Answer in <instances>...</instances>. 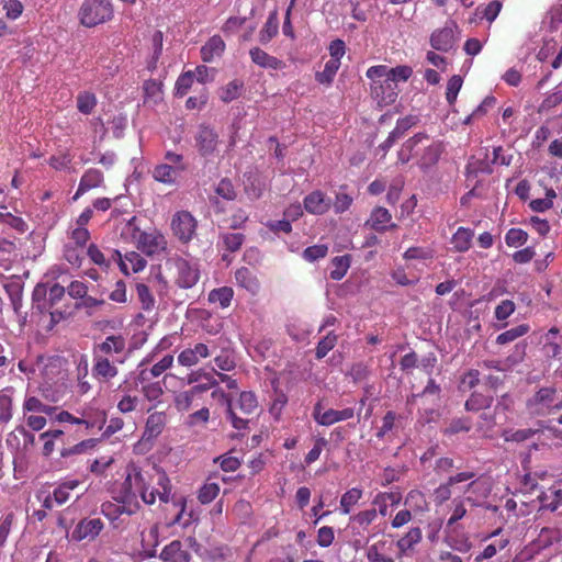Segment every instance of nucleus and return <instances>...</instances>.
Wrapping results in <instances>:
<instances>
[{
  "mask_svg": "<svg viewBox=\"0 0 562 562\" xmlns=\"http://www.w3.org/2000/svg\"><path fill=\"white\" fill-rule=\"evenodd\" d=\"M225 403L226 415L231 419L233 427L238 430L245 429L248 425V419L237 416L231 398L225 397Z\"/></svg>",
  "mask_w": 562,
  "mask_h": 562,
  "instance_id": "obj_42",
  "label": "nucleus"
},
{
  "mask_svg": "<svg viewBox=\"0 0 562 562\" xmlns=\"http://www.w3.org/2000/svg\"><path fill=\"white\" fill-rule=\"evenodd\" d=\"M249 54L251 60L261 67L277 69L281 64V61L278 58L268 55L265 50H262L259 47L251 48Z\"/></svg>",
  "mask_w": 562,
  "mask_h": 562,
  "instance_id": "obj_23",
  "label": "nucleus"
},
{
  "mask_svg": "<svg viewBox=\"0 0 562 562\" xmlns=\"http://www.w3.org/2000/svg\"><path fill=\"white\" fill-rule=\"evenodd\" d=\"M367 559L369 562H394L392 558L386 557L379 551L378 544H372L368 549Z\"/></svg>",
  "mask_w": 562,
  "mask_h": 562,
  "instance_id": "obj_64",
  "label": "nucleus"
},
{
  "mask_svg": "<svg viewBox=\"0 0 562 562\" xmlns=\"http://www.w3.org/2000/svg\"><path fill=\"white\" fill-rule=\"evenodd\" d=\"M462 78L459 75L452 76L447 85L446 99L450 105H452L458 97V93L462 87Z\"/></svg>",
  "mask_w": 562,
  "mask_h": 562,
  "instance_id": "obj_39",
  "label": "nucleus"
},
{
  "mask_svg": "<svg viewBox=\"0 0 562 562\" xmlns=\"http://www.w3.org/2000/svg\"><path fill=\"white\" fill-rule=\"evenodd\" d=\"M102 181H103V175L100 170L89 169L81 177L78 190H77L76 194L72 196V200L76 201L86 191L99 187Z\"/></svg>",
  "mask_w": 562,
  "mask_h": 562,
  "instance_id": "obj_13",
  "label": "nucleus"
},
{
  "mask_svg": "<svg viewBox=\"0 0 562 562\" xmlns=\"http://www.w3.org/2000/svg\"><path fill=\"white\" fill-rule=\"evenodd\" d=\"M178 172L179 171L173 166L162 164L155 167L153 177L159 182L172 183L176 181Z\"/></svg>",
  "mask_w": 562,
  "mask_h": 562,
  "instance_id": "obj_25",
  "label": "nucleus"
},
{
  "mask_svg": "<svg viewBox=\"0 0 562 562\" xmlns=\"http://www.w3.org/2000/svg\"><path fill=\"white\" fill-rule=\"evenodd\" d=\"M194 74L192 71H187L181 75L176 82L177 94L183 97L188 90L191 88L193 83Z\"/></svg>",
  "mask_w": 562,
  "mask_h": 562,
  "instance_id": "obj_53",
  "label": "nucleus"
},
{
  "mask_svg": "<svg viewBox=\"0 0 562 562\" xmlns=\"http://www.w3.org/2000/svg\"><path fill=\"white\" fill-rule=\"evenodd\" d=\"M334 530L331 527H322L318 529V532H317V543L323 547V548H326V547H329L333 541H334Z\"/></svg>",
  "mask_w": 562,
  "mask_h": 562,
  "instance_id": "obj_60",
  "label": "nucleus"
},
{
  "mask_svg": "<svg viewBox=\"0 0 562 562\" xmlns=\"http://www.w3.org/2000/svg\"><path fill=\"white\" fill-rule=\"evenodd\" d=\"M279 31V19L278 11L273 10L270 12L267 22L265 23L262 30L259 33V41L261 44L269 43Z\"/></svg>",
  "mask_w": 562,
  "mask_h": 562,
  "instance_id": "obj_18",
  "label": "nucleus"
},
{
  "mask_svg": "<svg viewBox=\"0 0 562 562\" xmlns=\"http://www.w3.org/2000/svg\"><path fill=\"white\" fill-rule=\"evenodd\" d=\"M114 499L120 504H131L135 499V493L133 492L132 475L128 474L125 481L122 483L117 495Z\"/></svg>",
  "mask_w": 562,
  "mask_h": 562,
  "instance_id": "obj_31",
  "label": "nucleus"
},
{
  "mask_svg": "<svg viewBox=\"0 0 562 562\" xmlns=\"http://www.w3.org/2000/svg\"><path fill=\"white\" fill-rule=\"evenodd\" d=\"M225 43L221 36H212L206 44L201 48L202 59L211 61L214 56H218L224 52Z\"/></svg>",
  "mask_w": 562,
  "mask_h": 562,
  "instance_id": "obj_19",
  "label": "nucleus"
},
{
  "mask_svg": "<svg viewBox=\"0 0 562 562\" xmlns=\"http://www.w3.org/2000/svg\"><path fill=\"white\" fill-rule=\"evenodd\" d=\"M515 311V303L510 300L502 301L495 308V317L498 321H504L509 317Z\"/></svg>",
  "mask_w": 562,
  "mask_h": 562,
  "instance_id": "obj_57",
  "label": "nucleus"
},
{
  "mask_svg": "<svg viewBox=\"0 0 562 562\" xmlns=\"http://www.w3.org/2000/svg\"><path fill=\"white\" fill-rule=\"evenodd\" d=\"M327 251H328V247L326 245H314V246L307 247L303 251V257L307 261L313 262L319 258H324L327 255Z\"/></svg>",
  "mask_w": 562,
  "mask_h": 562,
  "instance_id": "obj_51",
  "label": "nucleus"
},
{
  "mask_svg": "<svg viewBox=\"0 0 562 562\" xmlns=\"http://www.w3.org/2000/svg\"><path fill=\"white\" fill-rule=\"evenodd\" d=\"M492 403L491 397H485L480 394H473L467 402L465 408L467 411H479L485 407H488Z\"/></svg>",
  "mask_w": 562,
  "mask_h": 562,
  "instance_id": "obj_49",
  "label": "nucleus"
},
{
  "mask_svg": "<svg viewBox=\"0 0 562 562\" xmlns=\"http://www.w3.org/2000/svg\"><path fill=\"white\" fill-rule=\"evenodd\" d=\"M160 559L165 562H190L191 555L182 550V543L179 540H173L162 549Z\"/></svg>",
  "mask_w": 562,
  "mask_h": 562,
  "instance_id": "obj_11",
  "label": "nucleus"
},
{
  "mask_svg": "<svg viewBox=\"0 0 562 562\" xmlns=\"http://www.w3.org/2000/svg\"><path fill=\"white\" fill-rule=\"evenodd\" d=\"M391 218L392 215L385 207L378 206L372 211L370 220L367 221L366 225H369L375 232L382 233L389 228L386 224L391 222ZM395 227L396 224L390 225V228Z\"/></svg>",
  "mask_w": 562,
  "mask_h": 562,
  "instance_id": "obj_12",
  "label": "nucleus"
},
{
  "mask_svg": "<svg viewBox=\"0 0 562 562\" xmlns=\"http://www.w3.org/2000/svg\"><path fill=\"white\" fill-rule=\"evenodd\" d=\"M97 100L94 94L83 92L77 98V108L83 114H90L95 106Z\"/></svg>",
  "mask_w": 562,
  "mask_h": 562,
  "instance_id": "obj_44",
  "label": "nucleus"
},
{
  "mask_svg": "<svg viewBox=\"0 0 562 562\" xmlns=\"http://www.w3.org/2000/svg\"><path fill=\"white\" fill-rule=\"evenodd\" d=\"M166 423V415L160 412L153 413L148 416L146 427L143 437L146 439H153L158 437Z\"/></svg>",
  "mask_w": 562,
  "mask_h": 562,
  "instance_id": "obj_14",
  "label": "nucleus"
},
{
  "mask_svg": "<svg viewBox=\"0 0 562 562\" xmlns=\"http://www.w3.org/2000/svg\"><path fill=\"white\" fill-rule=\"evenodd\" d=\"M337 344V336L333 333H329L327 336H325L317 345L316 347V358L323 359L327 356V353L336 346Z\"/></svg>",
  "mask_w": 562,
  "mask_h": 562,
  "instance_id": "obj_37",
  "label": "nucleus"
},
{
  "mask_svg": "<svg viewBox=\"0 0 562 562\" xmlns=\"http://www.w3.org/2000/svg\"><path fill=\"white\" fill-rule=\"evenodd\" d=\"M136 292L139 301L142 302L144 310H149L154 305V297L149 292V289L144 283L136 284Z\"/></svg>",
  "mask_w": 562,
  "mask_h": 562,
  "instance_id": "obj_55",
  "label": "nucleus"
},
{
  "mask_svg": "<svg viewBox=\"0 0 562 562\" xmlns=\"http://www.w3.org/2000/svg\"><path fill=\"white\" fill-rule=\"evenodd\" d=\"M95 443H97L95 439L82 440L81 442L74 445L72 447L61 449L60 456L63 458H67V457L74 456V454L83 453L87 450L92 449L95 446Z\"/></svg>",
  "mask_w": 562,
  "mask_h": 562,
  "instance_id": "obj_36",
  "label": "nucleus"
},
{
  "mask_svg": "<svg viewBox=\"0 0 562 562\" xmlns=\"http://www.w3.org/2000/svg\"><path fill=\"white\" fill-rule=\"evenodd\" d=\"M355 416V411L351 407L344 408L341 411H336L329 408L324 412V416H321L322 426H330L335 423L350 419Z\"/></svg>",
  "mask_w": 562,
  "mask_h": 562,
  "instance_id": "obj_21",
  "label": "nucleus"
},
{
  "mask_svg": "<svg viewBox=\"0 0 562 562\" xmlns=\"http://www.w3.org/2000/svg\"><path fill=\"white\" fill-rule=\"evenodd\" d=\"M352 203V198L345 193V192H338L336 194V200L334 202V209L336 213H342L346 210L349 209V206Z\"/></svg>",
  "mask_w": 562,
  "mask_h": 562,
  "instance_id": "obj_61",
  "label": "nucleus"
},
{
  "mask_svg": "<svg viewBox=\"0 0 562 562\" xmlns=\"http://www.w3.org/2000/svg\"><path fill=\"white\" fill-rule=\"evenodd\" d=\"M340 66V61L338 59H329L325 64V68L322 72L316 74V79L321 83L329 85L331 83L334 76L336 75L338 68Z\"/></svg>",
  "mask_w": 562,
  "mask_h": 562,
  "instance_id": "obj_35",
  "label": "nucleus"
},
{
  "mask_svg": "<svg viewBox=\"0 0 562 562\" xmlns=\"http://www.w3.org/2000/svg\"><path fill=\"white\" fill-rule=\"evenodd\" d=\"M68 294L74 299H81V301L86 297L88 288L83 282L72 281L67 288Z\"/></svg>",
  "mask_w": 562,
  "mask_h": 562,
  "instance_id": "obj_63",
  "label": "nucleus"
},
{
  "mask_svg": "<svg viewBox=\"0 0 562 562\" xmlns=\"http://www.w3.org/2000/svg\"><path fill=\"white\" fill-rule=\"evenodd\" d=\"M226 250L235 252L241 247L245 236L241 233H226L222 235Z\"/></svg>",
  "mask_w": 562,
  "mask_h": 562,
  "instance_id": "obj_38",
  "label": "nucleus"
},
{
  "mask_svg": "<svg viewBox=\"0 0 562 562\" xmlns=\"http://www.w3.org/2000/svg\"><path fill=\"white\" fill-rule=\"evenodd\" d=\"M0 218L10 227L14 228L20 233H25L27 231V224L21 217L7 213L0 214Z\"/></svg>",
  "mask_w": 562,
  "mask_h": 562,
  "instance_id": "obj_58",
  "label": "nucleus"
},
{
  "mask_svg": "<svg viewBox=\"0 0 562 562\" xmlns=\"http://www.w3.org/2000/svg\"><path fill=\"white\" fill-rule=\"evenodd\" d=\"M218 492L220 486L216 483H206L200 488L198 498L202 504H209L218 495Z\"/></svg>",
  "mask_w": 562,
  "mask_h": 562,
  "instance_id": "obj_43",
  "label": "nucleus"
},
{
  "mask_svg": "<svg viewBox=\"0 0 562 562\" xmlns=\"http://www.w3.org/2000/svg\"><path fill=\"white\" fill-rule=\"evenodd\" d=\"M5 290L10 296L13 310L19 314L22 306V288L18 283L7 284Z\"/></svg>",
  "mask_w": 562,
  "mask_h": 562,
  "instance_id": "obj_45",
  "label": "nucleus"
},
{
  "mask_svg": "<svg viewBox=\"0 0 562 562\" xmlns=\"http://www.w3.org/2000/svg\"><path fill=\"white\" fill-rule=\"evenodd\" d=\"M501 9L502 2L498 0H494L490 2L482 11L480 10V8H477L476 14H481L482 18H485L487 21L493 22L497 18Z\"/></svg>",
  "mask_w": 562,
  "mask_h": 562,
  "instance_id": "obj_50",
  "label": "nucleus"
},
{
  "mask_svg": "<svg viewBox=\"0 0 562 562\" xmlns=\"http://www.w3.org/2000/svg\"><path fill=\"white\" fill-rule=\"evenodd\" d=\"M65 288L58 283H55L48 291V299L47 303H44L43 305H37V308L41 312L47 311L48 308L55 307L58 302L63 300L65 296Z\"/></svg>",
  "mask_w": 562,
  "mask_h": 562,
  "instance_id": "obj_27",
  "label": "nucleus"
},
{
  "mask_svg": "<svg viewBox=\"0 0 562 562\" xmlns=\"http://www.w3.org/2000/svg\"><path fill=\"white\" fill-rule=\"evenodd\" d=\"M375 517H376L375 509H367V510L358 513L351 519L353 521L358 522L363 528H367L375 519Z\"/></svg>",
  "mask_w": 562,
  "mask_h": 562,
  "instance_id": "obj_62",
  "label": "nucleus"
},
{
  "mask_svg": "<svg viewBox=\"0 0 562 562\" xmlns=\"http://www.w3.org/2000/svg\"><path fill=\"white\" fill-rule=\"evenodd\" d=\"M193 398V391L179 393L175 398V404L178 411L184 412L191 407Z\"/></svg>",
  "mask_w": 562,
  "mask_h": 562,
  "instance_id": "obj_59",
  "label": "nucleus"
},
{
  "mask_svg": "<svg viewBox=\"0 0 562 562\" xmlns=\"http://www.w3.org/2000/svg\"><path fill=\"white\" fill-rule=\"evenodd\" d=\"M24 409L29 412L44 413L52 415L56 407L43 404L37 397H29L24 403Z\"/></svg>",
  "mask_w": 562,
  "mask_h": 562,
  "instance_id": "obj_41",
  "label": "nucleus"
},
{
  "mask_svg": "<svg viewBox=\"0 0 562 562\" xmlns=\"http://www.w3.org/2000/svg\"><path fill=\"white\" fill-rule=\"evenodd\" d=\"M134 479H135L136 483L139 485L142 499L146 504H149V505L154 504L156 501V495H158L159 499L162 503H168L170 501L171 483L165 472L159 473L158 481H157V484L161 487V491H159V490L148 491L145 487L144 479L140 473H136Z\"/></svg>",
  "mask_w": 562,
  "mask_h": 562,
  "instance_id": "obj_3",
  "label": "nucleus"
},
{
  "mask_svg": "<svg viewBox=\"0 0 562 562\" xmlns=\"http://www.w3.org/2000/svg\"><path fill=\"white\" fill-rule=\"evenodd\" d=\"M473 237L472 231L468 228L460 227L452 236L451 243L456 250L462 252L467 251L470 248L471 239Z\"/></svg>",
  "mask_w": 562,
  "mask_h": 562,
  "instance_id": "obj_26",
  "label": "nucleus"
},
{
  "mask_svg": "<svg viewBox=\"0 0 562 562\" xmlns=\"http://www.w3.org/2000/svg\"><path fill=\"white\" fill-rule=\"evenodd\" d=\"M243 87V83L238 80L231 81L226 87L222 88L220 98L222 101L228 103L238 98L239 91Z\"/></svg>",
  "mask_w": 562,
  "mask_h": 562,
  "instance_id": "obj_40",
  "label": "nucleus"
},
{
  "mask_svg": "<svg viewBox=\"0 0 562 562\" xmlns=\"http://www.w3.org/2000/svg\"><path fill=\"white\" fill-rule=\"evenodd\" d=\"M331 205V200L321 191H314L305 196L304 207L308 213L312 214H324Z\"/></svg>",
  "mask_w": 562,
  "mask_h": 562,
  "instance_id": "obj_10",
  "label": "nucleus"
},
{
  "mask_svg": "<svg viewBox=\"0 0 562 562\" xmlns=\"http://www.w3.org/2000/svg\"><path fill=\"white\" fill-rule=\"evenodd\" d=\"M442 151L443 147L440 143H431L430 145L425 147L419 160L420 168L428 169L435 166L438 162Z\"/></svg>",
  "mask_w": 562,
  "mask_h": 562,
  "instance_id": "obj_17",
  "label": "nucleus"
},
{
  "mask_svg": "<svg viewBox=\"0 0 562 562\" xmlns=\"http://www.w3.org/2000/svg\"><path fill=\"white\" fill-rule=\"evenodd\" d=\"M199 280V272L196 269L190 267L188 262L183 261L179 265L178 284L181 288L189 289L193 286Z\"/></svg>",
  "mask_w": 562,
  "mask_h": 562,
  "instance_id": "obj_20",
  "label": "nucleus"
},
{
  "mask_svg": "<svg viewBox=\"0 0 562 562\" xmlns=\"http://www.w3.org/2000/svg\"><path fill=\"white\" fill-rule=\"evenodd\" d=\"M470 429L471 423L468 418H457L450 422L443 432L446 435H456L460 431H469Z\"/></svg>",
  "mask_w": 562,
  "mask_h": 562,
  "instance_id": "obj_52",
  "label": "nucleus"
},
{
  "mask_svg": "<svg viewBox=\"0 0 562 562\" xmlns=\"http://www.w3.org/2000/svg\"><path fill=\"white\" fill-rule=\"evenodd\" d=\"M416 124L414 116H406L397 121L395 128L391 132L396 139L401 138L406 131Z\"/></svg>",
  "mask_w": 562,
  "mask_h": 562,
  "instance_id": "obj_54",
  "label": "nucleus"
},
{
  "mask_svg": "<svg viewBox=\"0 0 562 562\" xmlns=\"http://www.w3.org/2000/svg\"><path fill=\"white\" fill-rule=\"evenodd\" d=\"M454 30H458V25L450 22L445 27L432 32L430 36L431 47L443 53L451 50L456 45Z\"/></svg>",
  "mask_w": 562,
  "mask_h": 562,
  "instance_id": "obj_7",
  "label": "nucleus"
},
{
  "mask_svg": "<svg viewBox=\"0 0 562 562\" xmlns=\"http://www.w3.org/2000/svg\"><path fill=\"white\" fill-rule=\"evenodd\" d=\"M103 529V522L99 518H92V519H82L77 524L75 527L71 537L76 541L81 540H94L95 537L101 532Z\"/></svg>",
  "mask_w": 562,
  "mask_h": 562,
  "instance_id": "obj_8",
  "label": "nucleus"
},
{
  "mask_svg": "<svg viewBox=\"0 0 562 562\" xmlns=\"http://www.w3.org/2000/svg\"><path fill=\"white\" fill-rule=\"evenodd\" d=\"M194 138L195 146L201 156L209 157L215 153L218 145V134L213 127L201 124Z\"/></svg>",
  "mask_w": 562,
  "mask_h": 562,
  "instance_id": "obj_5",
  "label": "nucleus"
},
{
  "mask_svg": "<svg viewBox=\"0 0 562 562\" xmlns=\"http://www.w3.org/2000/svg\"><path fill=\"white\" fill-rule=\"evenodd\" d=\"M387 79H385V87L390 88V93L386 95H382L381 100L384 102V105H389L395 102L397 97V85L396 82L402 80L406 81L413 74V70L409 66H396L394 68H387Z\"/></svg>",
  "mask_w": 562,
  "mask_h": 562,
  "instance_id": "obj_4",
  "label": "nucleus"
},
{
  "mask_svg": "<svg viewBox=\"0 0 562 562\" xmlns=\"http://www.w3.org/2000/svg\"><path fill=\"white\" fill-rule=\"evenodd\" d=\"M362 497V491L360 488L353 487L347 491L340 499V509L342 514H349L351 507L356 505L359 499Z\"/></svg>",
  "mask_w": 562,
  "mask_h": 562,
  "instance_id": "obj_32",
  "label": "nucleus"
},
{
  "mask_svg": "<svg viewBox=\"0 0 562 562\" xmlns=\"http://www.w3.org/2000/svg\"><path fill=\"white\" fill-rule=\"evenodd\" d=\"M331 262L335 269L330 272V278L336 281L341 280L350 267V256L335 257Z\"/></svg>",
  "mask_w": 562,
  "mask_h": 562,
  "instance_id": "obj_30",
  "label": "nucleus"
},
{
  "mask_svg": "<svg viewBox=\"0 0 562 562\" xmlns=\"http://www.w3.org/2000/svg\"><path fill=\"white\" fill-rule=\"evenodd\" d=\"M235 279L238 285L245 288L252 294L259 291V281L256 276L246 267H241L235 272Z\"/></svg>",
  "mask_w": 562,
  "mask_h": 562,
  "instance_id": "obj_16",
  "label": "nucleus"
},
{
  "mask_svg": "<svg viewBox=\"0 0 562 562\" xmlns=\"http://www.w3.org/2000/svg\"><path fill=\"white\" fill-rule=\"evenodd\" d=\"M562 103V88L549 94L540 104L538 112H547Z\"/></svg>",
  "mask_w": 562,
  "mask_h": 562,
  "instance_id": "obj_48",
  "label": "nucleus"
},
{
  "mask_svg": "<svg viewBox=\"0 0 562 562\" xmlns=\"http://www.w3.org/2000/svg\"><path fill=\"white\" fill-rule=\"evenodd\" d=\"M135 221L136 217L131 218L127 225L133 228V238L137 239V248L147 256H153L164 250L166 246L164 236L160 234L140 232L139 228L135 226Z\"/></svg>",
  "mask_w": 562,
  "mask_h": 562,
  "instance_id": "obj_2",
  "label": "nucleus"
},
{
  "mask_svg": "<svg viewBox=\"0 0 562 562\" xmlns=\"http://www.w3.org/2000/svg\"><path fill=\"white\" fill-rule=\"evenodd\" d=\"M557 397V389L546 386L539 389L536 394L527 401V406L536 414H541L544 408H551Z\"/></svg>",
  "mask_w": 562,
  "mask_h": 562,
  "instance_id": "obj_9",
  "label": "nucleus"
},
{
  "mask_svg": "<svg viewBox=\"0 0 562 562\" xmlns=\"http://www.w3.org/2000/svg\"><path fill=\"white\" fill-rule=\"evenodd\" d=\"M422 539V530L418 527L412 528L403 538L397 541V547L405 552L418 543Z\"/></svg>",
  "mask_w": 562,
  "mask_h": 562,
  "instance_id": "obj_34",
  "label": "nucleus"
},
{
  "mask_svg": "<svg viewBox=\"0 0 562 562\" xmlns=\"http://www.w3.org/2000/svg\"><path fill=\"white\" fill-rule=\"evenodd\" d=\"M78 15L82 25L93 27L111 20L113 8L109 0H85Z\"/></svg>",
  "mask_w": 562,
  "mask_h": 562,
  "instance_id": "obj_1",
  "label": "nucleus"
},
{
  "mask_svg": "<svg viewBox=\"0 0 562 562\" xmlns=\"http://www.w3.org/2000/svg\"><path fill=\"white\" fill-rule=\"evenodd\" d=\"M233 299V290L228 286L214 289L209 294L211 303H218L222 307H227Z\"/></svg>",
  "mask_w": 562,
  "mask_h": 562,
  "instance_id": "obj_29",
  "label": "nucleus"
},
{
  "mask_svg": "<svg viewBox=\"0 0 562 562\" xmlns=\"http://www.w3.org/2000/svg\"><path fill=\"white\" fill-rule=\"evenodd\" d=\"M175 235L183 243L189 241L196 227L195 218L187 211L177 213L171 222Z\"/></svg>",
  "mask_w": 562,
  "mask_h": 562,
  "instance_id": "obj_6",
  "label": "nucleus"
},
{
  "mask_svg": "<svg viewBox=\"0 0 562 562\" xmlns=\"http://www.w3.org/2000/svg\"><path fill=\"white\" fill-rule=\"evenodd\" d=\"M125 349V339L121 335H111L105 338V340L98 346H95L94 351H99L103 355L111 353H121Z\"/></svg>",
  "mask_w": 562,
  "mask_h": 562,
  "instance_id": "obj_15",
  "label": "nucleus"
},
{
  "mask_svg": "<svg viewBox=\"0 0 562 562\" xmlns=\"http://www.w3.org/2000/svg\"><path fill=\"white\" fill-rule=\"evenodd\" d=\"M387 67L372 66L367 70V77L373 81V86H379L383 80L382 78L387 79Z\"/></svg>",
  "mask_w": 562,
  "mask_h": 562,
  "instance_id": "obj_56",
  "label": "nucleus"
},
{
  "mask_svg": "<svg viewBox=\"0 0 562 562\" xmlns=\"http://www.w3.org/2000/svg\"><path fill=\"white\" fill-rule=\"evenodd\" d=\"M427 139H428L427 135L423 134V133H418V134L414 135L413 137H411L409 139H407L403 144L401 150L398 151V160L402 164H406L407 161H409V159L413 156V150L415 149V147L423 140H427Z\"/></svg>",
  "mask_w": 562,
  "mask_h": 562,
  "instance_id": "obj_24",
  "label": "nucleus"
},
{
  "mask_svg": "<svg viewBox=\"0 0 562 562\" xmlns=\"http://www.w3.org/2000/svg\"><path fill=\"white\" fill-rule=\"evenodd\" d=\"M215 192L217 195L222 196L225 200L232 201L236 198V192L234 186L229 179H222L216 188Z\"/></svg>",
  "mask_w": 562,
  "mask_h": 562,
  "instance_id": "obj_47",
  "label": "nucleus"
},
{
  "mask_svg": "<svg viewBox=\"0 0 562 562\" xmlns=\"http://www.w3.org/2000/svg\"><path fill=\"white\" fill-rule=\"evenodd\" d=\"M92 371L95 376H101L106 380L114 378L117 374V368L113 366L108 358L95 357Z\"/></svg>",
  "mask_w": 562,
  "mask_h": 562,
  "instance_id": "obj_22",
  "label": "nucleus"
},
{
  "mask_svg": "<svg viewBox=\"0 0 562 562\" xmlns=\"http://www.w3.org/2000/svg\"><path fill=\"white\" fill-rule=\"evenodd\" d=\"M529 331V326L526 324L518 325L513 327L502 334H499L496 338V342L499 345H506L508 342L514 341L515 339L524 336Z\"/></svg>",
  "mask_w": 562,
  "mask_h": 562,
  "instance_id": "obj_28",
  "label": "nucleus"
},
{
  "mask_svg": "<svg viewBox=\"0 0 562 562\" xmlns=\"http://www.w3.org/2000/svg\"><path fill=\"white\" fill-rule=\"evenodd\" d=\"M236 405L244 415L252 414L257 408L255 394L251 392H241Z\"/></svg>",
  "mask_w": 562,
  "mask_h": 562,
  "instance_id": "obj_33",
  "label": "nucleus"
},
{
  "mask_svg": "<svg viewBox=\"0 0 562 562\" xmlns=\"http://www.w3.org/2000/svg\"><path fill=\"white\" fill-rule=\"evenodd\" d=\"M528 239V234L519 228H512L505 236L506 244L510 247H517L525 244Z\"/></svg>",
  "mask_w": 562,
  "mask_h": 562,
  "instance_id": "obj_46",
  "label": "nucleus"
}]
</instances>
